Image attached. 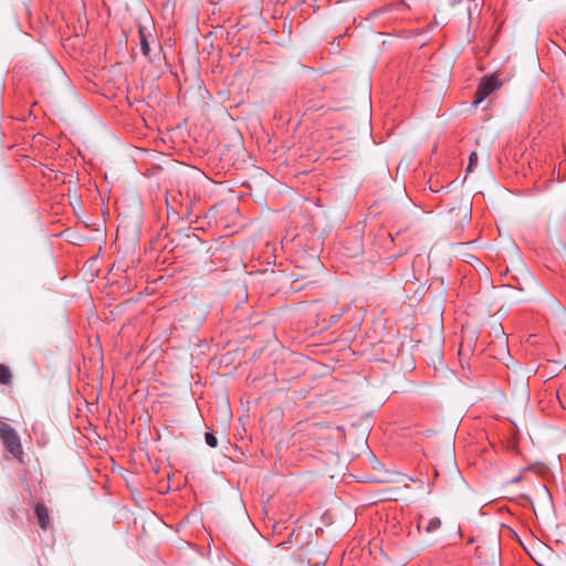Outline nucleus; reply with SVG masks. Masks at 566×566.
<instances>
[{
	"mask_svg": "<svg viewBox=\"0 0 566 566\" xmlns=\"http://www.w3.org/2000/svg\"><path fill=\"white\" fill-rule=\"evenodd\" d=\"M500 552L499 544L496 542L492 545V557H495Z\"/></svg>",
	"mask_w": 566,
	"mask_h": 566,
	"instance_id": "f8f14e48",
	"label": "nucleus"
},
{
	"mask_svg": "<svg viewBox=\"0 0 566 566\" xmlns=\"http://www.w3.org/2000/svg\"><path fill=\"white\" fill-rule=\"evenodd\" d=\"M469 352H470V348L465 349L463 344L460 345V349H459L460 356H464V355L469 354Z\"/></svg>",
	"mask_w": 566,
	"mask_h": 566,
	"instance_id": "ddd939ff",
	"label": "nucleus"
},
{
	"mask_svg": "<svg viewBox=\"0 0 566 566\" xmlns=\"http://www.w3.org/2000/svg\"><path fill=\"white\" fill-rule=\"evenodd\" d=\"M502 86V83L499 81L495 74L485 76L481 80L472 101L474 106L481 104L490 94L495 92Z\"/></svg>",
	"mask_w": 566,
	"mask_h": 566,
	"instance_id": "7ed1b4c3",
	"label": "nucleus"
},
{
	"mask_svg": "<svg viewBox=\"0 0 566 566\" xmlns=\"http://www.w3.org/2000/svg\"><path fill=\"white\" fill-rule=\"evenodd\" d=\"M441 521L438 517H433L427 524V532L436 531L440 527Z\"/></svg>",
	"mask_w": 566,
	"mask_h": 566,
	"instance_id": "1a4fd4ad",
	"label": "nucleus"
},
{
	"mask_svg": "<svg viewBox=\"0 0 566 566\" xmlns=\"http://www.w3.org/2000/svg\"><path fill=\"white\" fill-rule=\"evenodd\" d=\"M206 443L211 447L216 448L218 446V440L216 436L212 432H206L205 434Z\"/></svg>",
	"mask_w": 566,
	"mask_h": 566,
	"instance_id": "6e6552de",
	"label": "nucleus"
},
{
	"mask_svg": "<svg viewBox=\"0 0 566 566\" xmlns=\"http://www.w3.org/2000/svg\"><path fill=\"white\" fill-rule=\"evenodd\" d=\"M34 513L36 515L40 527L43 531H46L50 527V515L48 507L43 503H38L34 507Z\"/></svg>",
	"mask_w": 566,
	"mask_h": 566,
	"instance_id": "20e7f679",
	"label": "nucleus"
},
{
	"mask_svg": "<svg viewBox=\"0 0 566 566\" xmlns=\"http://www.w3.org/2000/svg\"><path fill=\"white\" fill-rule=\"evenodd\" d=\"M476 161H478V154L475 151H472L470 155V158H469V165H468L467 171H472L474 166L476 165Z\"/></svg>",
	"mask_w": 566,
	"mask_h": 566,
	"instance_id": "9d476101",
	"label": "nucleus"
},
{
	"mask_svg": "<svg viewBox=\"0 0 566 566\" xmlns=\"http://www.w3.org/2000/svg\"><path fill=\"white\" fill-rule=\"evenodd\" d=\"M446 458H447V462L452 465L453 464V452H452V449L450 448V446H448L447 448V454H446Z\"/></svg>",
	"mask_w": 566,
	"mask_h": 566,
	"instance_id": "9b49d317",
	"label": "nucleus"
},
{
	"mask_svg": "<svg viewBox=\"0 0 566 566\" xmlns=\"http://www.w3.org/2000/svg\"><path fill=\"white\" fill-rule=\"evenodd\" d=\"M12 381V374L8 366L0 364V384L10 385Z\"/></svg>",
	"mask_w": 566,
	"mask_h": 566,
	"instance_id": "423d86ee",
	"label": "nucleus"
},
{
	"mask_svg": "<svg viewBox=\"0 0 566 566\" xmlns=\"http://www.w3.org/2000/svg\"><path fill=\"white\" fill-rule=\"evenodd\" d=\"M446 85V78L442 80V87Z\"/></svg>",
	"mask_w": 566,
	"mask_h": 566,
	"instance_id": "dca6fc26",
	"label": "nucleus"
},
{
	"mask_svg": "<svg viewBox=\"0 0 566 566\" xmlns=\"http://www.w3.org/2000/svg\"><path fill=\"white\" fill-rule=\"evenodd\" d=\"M481 548H482L481 546H478V548H476L478 553H479V557H481Z\"/></svg>",
	"mask_w": 566,
	"mask_h": 566,
	"instance_id": "2eb2a0df",
	"label": "nucleus"
},
{
	"mask_svg": "<svg viewBox=\"0 0 566 566\" xmlns=\"http://www.w3.org/2000/svg\"><path fill=\"white\" fill-rule=\"evenodd\" d=\"M0 439L4 448L14 458L20 459L23 454L20 437L17 431L7 422L0 421Z\"/></svg>",
	"mask_w": 566,
	"mask_h": 566,
	"instance_id": "f03ea898",
	"label": "nucleus"
},
{
	"mask_svg": "<svg viewBox=\"0 0 566 566\" xmlns=\"http://www.w3.org/2000/svg\"><path fill=\"white\" fill-rule=\"evenodd\" d=\"M328 559V553L326 549L315 552L312 556L307 557V564L310 566H323Z\"/></svg>",
	"mask_w": 566,
	"mask_h": 566,
	"instance_id": "39448f33",
	"label": "nucleus"
},
{
	"mask_svg": "<svg viewBox=\"0 0 566 566\" xmlns=\"http://www.w3.org/2000/svg\"><path fill=\"white\" fill-rule=\"evenodd\" d=\"M139 35H140V50H142V53L145 56H148L149 52H150V48H149V43L147 41V38H146L143 29H139Z\"/></svg>",
	"mask_w": 566,
	"mask_h": 566,
	"instance_id": "0eeeda50",
	"label": "nucleus"
},
{
	"mask_svg": "<svg viewBox=\"0 0 566 566\" xmlns=\"http://www.w3.org/2000/svg\"><path fill=\"white\" fill-rule=\"evenodd\" d=\"M522 479H523L522 475H517V476L512 479V483H518L520 481H522Z\"/></svg>",
	"mask_w": 566,
	"mask_h": 566,
	"instance_id": "4468645a",
	"label": "nucleus"
},
{
	"mask_svg": "<svg viewBox=\"0 0 566 566\" xmlns=\"http://www.w3.org/2000/svg\"><path fill=\"white\" fill-rule=\"evenodd\" d=\"M443 306L444 301L441 298L438 302L437 308L432 316L430 325L429 342H427V356H429L432 367L433 377L437 384H441L444 379L453 376L452 371L443 364V346H444V329H443Z\"/></svg>",
	"mask_w": 566,
	"mask_h": 566,
	"instance_id": "f257e3e1",
	"label": "nucleus"
}]
</instances>
